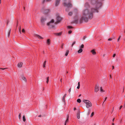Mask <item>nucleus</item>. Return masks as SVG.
<instances>
[{
    "instance_id": "57",
    "label": "nucleus",
    "mask_w": 125,
    "mask_h": 125,
    "mask_svg": "<svg viewBox=\"0 0 125 125\" xmlns=\"http://www.w3.org/2000/svg\"><path fill=\"white\" fill-rule=\"evenodd\" d=\"M66 11H68V10L66 9Z\"/></svg>"
},
{
    "instance_id": "48",
    "label": "nucleus",
    "mask_w": 125,
    "mask_h": 125,
    "mask_svg": "<svg viewBox=\"0 0 125 125\" xmlns=\"http://www.w3.org/2000/svg\"><path fill=\"white\" fill-rule=\"evenodd\" d=\"M85 38H85V36H84V37H83V40L85 39Z\"/></svg>"
},
{
    "instance_id": "20",
    "label": "nucleus",
    "mask_w": 125,
    "mask_h": 125,
    "mask_svg": "<svg viewBox=\"0 0 125 125\" xmlns=\"http://www.w3.org/2000/svg\"><path fill=\"white\" fill-rule=\"evenodd\" d=\"M46 61H44V62L43 63V66L44 68L45 67V65L46 64Z\"/></svg>"
},
{
    "instance_id": "12",
    "label": "nucleus",
    "mask_w": 125,
    "mask_h": 125,
    "mask_svg": "<svg viewBox=\"0 0 125 125\" xmlns=\"http://www.w3.org/2000/svg\"><path fill=\"white\" fill-rule=\"evenodd\" d=\"M66 96V94H65L64 96L62 98V100L63 101L64 103L65 102V98Z\"/></svg>"
},
{
    "instance_id": "28",
    "label": "nucleus",
    "mask_w": 125,
    "mask_h": 125,
    "mask_svg": "<svg viewBox=\"0 0 125 125\" xmlns=\"http://www.w3.org/2000/svg\"><path fill=\"white\" fill-rule=\"evenodd\" d=\"M100 91L102 92H104V90L102 89V87H101L100 88Z\"/></svg>"
},
{
    "instance_id": "10",
    "label": "nucleus",
    "mask_w": 125,
    "mask_h": 125,
    "mask_svg": "<svg viewBox=\"0 0 125 125\" xmlns=\"http://www.w3.org/2000/svg\"><path fill=\"white\" fill-rule=\"evenodd\" d=\"M22 63L21 62H19L18 64V67L20 68L22 66Z\"/></svg>"
},
{
    "instance_id": "25",
    "label": "nucleus",
    "mask_w": 125,
    "mask_h": 125,
    "mask_svg": "<svg viewBox=\"0 0 125 125\" xmlns=\"http://www.w3.org/2000/svg\"><path fill=\"white\" fill-rule=\"evenodd\" d=\"M72 14H73V13L72 12H70L68 14V15L69 16H72Z\"/></svg>"
},
{
    "instance_id": "34",
    "label": "nucleus",
    "mask_w": 125,
    "mask_h": 125,
    "mask_svg": "<svg viewBox=\"0 0 125 125\" xmlns=\"http://www.w3.org/2000/svg\"><path fill=\"white\" fill-rule=\"evenodd\" d=\"M78 22V20H75L74 21V22L75 23H77Z\"/></svg>"
},
{
    "instance_id": "1",
    "label": "nucleus",
    "mask_w": 125,
    "mask_h": 125,
    "mask_svg": "<svg viewBox=\"0 0 125 125\" xmlns=\"http://www.w3.org/2000/svg\"><path fill=\"white\" fill-rule=\"evenodd\" d=\"M92 7L90 10H88L90 8L89 4L86 2L84 7L86 9H84L82 12V16L81 18V22L82 21L85 22L88 21L89 19H92L93 17V13L94 12H98V10L102 5L101 2L98 1V0H91Z\"/></svg>"
},
{
    "instance_id": "8",
    "label": "nucleus",
    "mask_w": 125,
    "mask_h": 125,
    "mask_svg": "<svg viewBox=\"0 0 125 125\" xmlns=\"http://www.w3.org/2000/svg\"><path fill=\"white\" fill-rule=\"evenodd\" d=\"M99 86L98 84L95 85L94 89L95 92H97L99 90Z\"/></svg>"
},
{
    "instance_id": "29",
    "label": "nucleus",
    "mask_w": 125,
    "mask_h": 125,
    "mask_svg": "<svg viewBox=\"0 0 125 125\" xmlns=\"http://www.w3.org/2000/svg\"><path fill=\"white\" fill-rule=\"evenodd\" d=\"M83 44H82L80 47V48H83L84 47Z\"/></svg>"
},
{
    "instance_id": "54",
    "label": "nucleus",
    "mask_w": 125,
    "mask_h": 125,
    "mask_svg": "<svg viewBox=\"0 0 125 125\" xmlns=\"http://www.w3.org/2000/svg\"><path fill=\"white\" fill-rule=\"evenodd\" d=\"M1 3V0H0V4Z\"/></svg>"
},
{
    "instance_id": "4",
    "label": "nucleus",
    "mask_w": 125,
    "mask_h": 125,
    "mask_svg": "<svg viewBox=\"0 0 125 125\" xmlns=\"http://www.w3.org/2000/svg\"><path fill=\"white\" fill-rule=\"evenodd\" d=\"M66 0H63V4L64 7H66L67 8H69L71 7L72 5L71 3L70 0L68 1V3H67Z\"/></svg>"
},
{
    "instance_id": "58",
    "label": "nucleus",
    "mask_w": 125,
    "mask_h": 125,
    "mask_svg": "<svg viewBox=\"0 0 125 125\" xmlns=\"http://www.w3.org/2000/svg\"><path fill=\"white\" fill-rule=\"evenodd\" d=\"M112 125H114V123H112Z\"/></svg>"
},
{
    "instance_id": "49",
    "label": "nucleus",
    "mask_w": 125,
    "mask_h": 125,
    "mask_svg": "<svg viewBox=\"0 0 125 125\" xmlns=\"http://www.w3.org/2000/svg\"><path fill=\"white\" fill-rule=\"evenodd\" d=\"M41 116V115H39L38 116V117H40Z\"/></svg>"
},
{
    "instance_id": "15",
    "label": "nucleus",
    "mask_w": 125,
    "mask_h": 125,
    "mask_svg": "<svg viewBox=\"0 0 125 125\" xmlns=\"http://www.w3.org/2000/svg\"><path fill=\"white\" fill-rule=\"evenodd\" d=\"M91 52L93 55H95L96 53V52L94 50H92Z\"/></svg>"
},
{
    "instance_id": "11",
    "label": "nucleus",
    "mask_w": 125,
    "mask_h": 125,
    "mask_svg": "<svg viewBox=\"0 0 125 125\" xmlns=\"http://www.w3.org/2000/svg\"><path fill=\"white\" fill-rule=\"evenodd\" d=\"M21 77L23 80H24L25 82H26L27 81V79L23 75L21 76Z\"/></svg>"
},
{
    "instance_id": "62",
    "label": "nucleus",
    "mask_w": 125,
    "mask_h": 125,
    "mask_svg": "<svg viewBox=\"0 0 125 125\" xmlns=\"http://www.w3.org/2000/svg\"><path fill=\"white\" fill-rule=\"evenodd\" d=\"M18 26V23H17V26Z\"/></svg>"
},
{
    "instance_id": "50",
    "label": "nucleus",
    "mask_w": 125,
    "mask_h": 125,
    "mask_svg": "<svg viewBox=\"0 0 125 125\" xmlns=\"http://www.w3.org/2000/svg\"><path fill=\"white\" fill-rule=\"evenodd\" d=\"M6 69V68H3V69L0 68V69H2V70H4V69Z\"/></svg>"
},
{
    "instance_id": "64",
    "label": "nucleus",
    "mask_w": 125,
    "mask_h": 125,
    "mask_svg": "<svg viewBox=\"0 0 125 125\" xmlns=\"http://www.w3.org/2000/svg\"><path fill=\"white\" fill-rule=\"evenodd\" d=\"M124 40H125V39H124Z\"/></svg>"
},
{
    "instance_id": "61",
    "label": "nucleus",
    "mask_w": 125,
    "mask_h": 125,
    "mask_svg": "<svg viewBox=\"0 0 125 125\" xmlns=\"http://www.w3.org/2000/svg\"><path fill=\"white\" fill-rule=\"evenodd\" d=\"M24 10H25V8L24 7Z\"/></svg>"
},
{
    "instance_id": "14",
    "label": "nucleus",
    "mask_w": 125,
    "mask_h": 125,
    "mask_svg": "<svg viewBox=\"0 0 125 125\" xmlns=\"http://www.w3.org/2000/svg\"><path fill=\"white\" fill-rule=\"evenodd\" d=\"M35 36L36 37H37V38L39 39H42L43 38L41 37V36H40L39 35L36 34L35 35Z\"/></svg>"
},
{
    "instance_id": "33",
    "label": "nucleus",
    "mask_w": 125,
    "mask_h": 125,
    "mask_svg": "<svg viewBox=\"0 0 125 125\" xmlns=\"http://www.w3.org/2000/svg\"><path fill=\"white\" fill-rule=\"evenodd\" d=\"M94 112H93L92 113H91V116H90L91 117H92V116H93L94 115Z\"/></svg>"
},
{
    "instance_id": "63",
    "label": "nucleus",
    "mask_w": 125,
    "mask_h": 125,
    "mask_svg": "<svg viewBox=\"0 0 125 125\" xmlns=\"http://www.w3.org/2000/svg\"><path fill=\"white\" fill-rule=\"evenodd\" d=\"M125 32V31L124 32Z\"/></svg>"
},
{
    "instance_id": "30",
    "label": "nucleus",
    "mask_w": 125,
    "mask_h": 125,
    "mask_svg": "<svg viewBox=\"0 0 125 125\" xmlns=\"http://www.w3.org/2000/svg\"><path fill=\"white\" fill-rule=\"evenodd\" d=\"M10 30L9 31V32H8V37H9L10 35Z\"/></svg>"
},
{
    "instance_id": "16",
    "label": "nucleus",
    "mask_w": 125,
    "mask_h": 125,
    "mask_svg": "<svg viewBox=\"0 0 125 125\" xmlns=\"http://www.w3.org/2000/svg\"><path fill=\"white\" fill-rule=\"evenodd\" d=\"M50 40L49 39H48L47 41V43L48 45H49L50 44Z\"/></svg>"
},
{
    "instance_id": "6",
    "label": "nucleus",
    "mask_w": 125,
    "mask_h": 125,
    "mask_svg": "<svg viewBox=\"0 0 125 125\" xmlns=\"http://www.w3.org/2000/svg\"><path fill=\"white\" fill-rule=\"evenodd\" d=\"M41 11L44 14H47L49 12L50 10L49 9H45L44 8H42Z\"/></svg>"
},
{
    "instance_id": "45",
    "label": "nucleus",
    "mask_w": 125,
    "mask_h": 125,
    "mask_svg": "<svg viewBox=\"0 0 125 125\" xmlns=\"http://www.w3.org/2000/svg\"><path fill=\"white\" fill-rule=\"evenodd\" d=\"M122 105L121 106H120V107L119 109H120L122 108Z\"/></svg>"
},
{
    "instance_id": "13",
    "label": "nucleus",
    "mask_w": 125,
    "mask_h": 125,
    "mask_svg": "<svg viewBox=\"0 0 125 125\" xmlns=\"http://www.w3.org/2000/svg\"><path fill=\"white\" fill-rule=\"evenodd\" d=\"M69 118V116L68 115H67V119L65 121V122L64 125H66V123L68 122V119Z\"/></svg>"
},
{
    "instance_id": "46",
    "label": "nucleus",
    "mask_w": 125,
    "mask_h": 125,
    "mask_svg": "<svg viewBox=\"0 0 125 125\" xmlns=\"http://www.w3.org/2000/svg\"><path fill=\"white\" fill-rule=\"evenodd\" d=\"M76 108H74L73 109V110L75 111L76 110Z\"/></svg>"
},
{
    "instance_id": "9",
    "label": "nucleus",
    "mask_w": 125,
    "mask_h": 125,
    "mask_svg": "<svg viewBox=\"0 0 125 125\" xmlns=\"http://www.w3.org/2000/svg\"><path fill=\"white\" fill-rule=\"evenodd\" d=\"M60 0H56L55 5L56 6H57L59 5Z\"/></svg>"
},
{
    "instance_id": "37",
    "label": "nucleus",
    "mask_w": 125,
    "mask_h": 125,
    "mask_svg": "<svg viewBox=\"0 0 125 125\" xmlns=\"http://www.w3.org/2000/svg\"><path fill=\"white\" fill-rule=\"evenodd\" d=\"M90 109H89L88 110V115H89L90 114Z\"/></svg>"
},
{
    "instance_id": "32",
    "label": "nucleus",
    "mask_w": 125,
    "mask_h": 125,
    "mask_svg": "<svg viewBox=\"0 0 125 125\" xmlns=\"http://www.w3.org/2000/svg\"><path fill=\"white\" fill-rule=\"evenodd\" d=\"M49 77H48L47 78V81H46V82H47V83H48V82H49Z\"/></svg>"
},
{
    "instance_id": "52",
    "label": "nucleus",
    "mask_w": 125,
    "mask_h": 125,
    "mask_svg": "<svg viewBox=\"0 0 125 125\" xmlns=\"http://www.w3.org/2000/svg\"><path fill=\"white\" fill-rule=\"evenodd\" d=\"M20 33H21V28H20Z\"/></svg>"
},
{
    "instance_id": "44",
    "label": "nucleus",
    "mask_w": 125,
    "mask_h": 125,
    "mask_svg": "<svg viewBox=\"0 0 125 125\" xmlns=\"http://www.w3.org/2000/svg\"><path fill=\"white\" fill-rule=\"evenodd\" d=\"M9 22V21H7V25H8V23Z\"/></svg>"
},
{
    "instance_id": "39",
    "label": "nucleus",
    "mask_w": 125,
    "mask_h": 125,
    "mask_svg": "<svg viewBox=\"0 0 125 125\" xmlns=\"http://www.w3.org/2000/svg\"><path fill=\"white\" fill-rule=\"evenodd\" d=\"M120 38H121V36H120L119 37V38H118V39L117 40L118 42L119 41V40Z\"/></svg>"
},
{
    "instance_id": "19",
    "label": "nucleus",
    "mask_w": 125,
    "mask_h": 125,
    "mask_svg": "<svg viewBox=\"0 0 125 125\" xmlns=\"http://www.w3.org/2000/svg\"><path fill=\"white\" fill-rule=\"evenodd\" d=\"M55 35L57 36H60V35L62 33L61 32H59L58 33H55Z\"/></svg>"
},
{
    "instance_id": "5",
    "label": "nucleus",
    "mask_w": 125,
    "mask_h": 125,
    "mask_svg": "<svg viewBox=\"0 0 125 125\" xmlns=\"http://www.w3.org/2000/svg\"><path fill=\"white\" fill-rule=\"evenodd\" d=\"M40 20L41 23V25H44L45 24V22L47 20V18L46 17L43 16L41 18Z\"/></svg>"
},
{
    "instance_id": "24",
    "label": "nucleus",
    "mask_w": 125,
    "mask_h": 125,
    "mask_svg": "<svg viewBox=\"0 0 125 125\" xmlns=\"http://www.w3.org/2000/svg\"><path fill=\"white\" fill-rule=\"evenodd\" d=\"M80 87V82H79L78 83V86L77 87V88L78 89H79Z\"/></svg>"
},
{
    "instance_id": "36",
    "label": "nucleus",
    "mask_w": 125,
    "mask_h": 125,
    "mask_svg": "<svg viewBox=\"0 0 125 125\" xmlns=\"http://www.w3.org/2000/svg\"><path fill=\"white\" fill-rule=\"evenodd\" d=\"M68 28H69V29H71V28H73V27L71 26H68Z\"/></svg>"
},
{
    "instance_id": "26",
    "label": "nucleus",
    "mask_w": 125,
    "mask_h": 125,
    "mask_svg": "<svg viewBox=\"0 0 125 125\" xmlns=\"http://www.w3.org/2000/svg\"><path fill=\"white\" fill-rule=\"evenodd\" d=\"M77 102L79 103H80L81 102V100L80 99H78L77 100Z\"/></svg>"
},
{
    "instance_id": "3",
    "label": "nucleus",
    "mask_w": 125,
    "mask_h": 125,
    "mask_svg": "<svg viewBox=\"0 0 125 125\" xmlns=\"http://www.w3.org/2000/svg\"><path fill=\"white\" fill-rule=\"evenodd\" d=\"M83 102L86 104V107L87 108H89L92 106L91 102L88 100H83Z\"/></svg>"
},
{
    "instance_id": "59",
    "label": "nucleus",
    "mask_w": 125,
    "mask_h": 125,
    "mask_svg": "<svg viewBox=\"0 0 125 125\" xmlns=\"http://www.w3.org/2000/svg\"><path fill=\"white\" fill-rule=\"evenodd\" d=\"M100 0L101 1H103V0Z\"/></svg>"
},
{
    "instance_id": "60",
    "label": "nucleus",
    "mask_w": 125,
    "mask_h": 125,
    "mask_svg": "<svg viewBox=\"0 0 125 125\" xmlns=\"http://www.w3.org/2000/svg\"><path fill=\"white\" fill-rule=\"evenodd\" d=\"M105 55V54H104L103 55V56H104Z\"/></svg>"
},
{
    "instance_id": "42",
    "label": "nucleus",
    "mask_w": 125,
    "mask_h": 125,
    "mask_svg": "<svg viewBox=\"0 0 125 125\" xmlns=\"http://www.w3.org/2000/svg\"><path fill=\"white\" fill-rule=\"evenodd\" d=\"M107 97H106L105 98V99L104 102V101H105L106 100V99H107ZM104 102H103V104L104 103Z\"/></svg>"
},
{
    "instance_id": "35",
    "label": "nucleus",
    "mask_w": 125,
    "mask_h": 125,
    "mask_svg": "<svg viewBox=\"0 0 125 125\" xmlns=\"http://www.w3.org/2000/svg\"><path fill=\"white\" fill-rule=\"evenodd\" d=\"M19 119H20L21 118V114L20 113L19 115Z\"/></svg>"
},
{
    "instance_id": "40",
    "label": "nucleus",
    "mask_w": 125,
    "mask_h": 125,
    "mask_svg": "<svg viewBox=\"0 0 125 125\" xmlns=\"http://www.w3.org/2000/svg\"><path fill=\"white\" fill-rule=\"evenodd\" d=\"M72 32V31L71 30H70L69 31L68 33L69 34L71 33Z\"/></svg>"
},
{
    "instance_id": "47",
    "label": "nucleus",
    "mask_w": 125,
    "mask_h": 125,
    "mask_svg": "<svg viewBox=\"0 0 125 125\" xmlns=\"http://www.w3.org/2000/svg\"><path fill=\"white\" fill-rule=\"evenodd\" d=\"M114 66H112V69L113 70L114 69Z\"/></svg>"
},
{
    "instance_id": "55",
    "label": "nucleus",
    "mask_w": 125,
    "mask_h": 125,
    "mask_svg": "<svg viewBox=\"0 0 125 125\" xmlns=\"http://www.w3.org/2000/svg\"><path fill=\"white\" fill-rule=\"evenodd\" d=\"M110 77L111 78V75H110Z\"/></svg>"
},
{
    "instance_id": "53",
    "label": "nucleus",
    "mask_w": 125,
    "mask_h": 125,
    "mask_svg": "<svg viewBox=\"0 0 125 125\" xmlns=\"http://www.w3.org/2000/svg\"><path fill=\"white\" fill-rule=\"evenodd\" d=\"M81 94H80L79 96V97H80V96H81Z\"/></svg>"
},
{
    "instance_id": "22",
    "label": "nucleus",
    "mask_w": 125,
    "mask_h": 125,
    "mask_svg": "<svg viewBox=\"0 0 125 125\" xmlns=\"http://www.w3.org/2000/svg\"><path fill=\"white\" fill-rule=\"evenodd\" d=\"M77 118L78 119H79L80 118V114L79 113H78L77 114Z\"/></svg>"
},
{
    "instance_id": "2",
    "label": "nucleus",
    "mask_w": 125,
    "mask_h": 125,
    "mask_svg": "<svg viewBox=\"0 0 125 125\" xmlns=\"http://www.w3.org/2000/svg\"><path fill=\"white\" fill-rule=\"evenodd\" d=\"M56 24L54 23V20H52L50 21L47 23V25L50 28H53L54 27V25Z\"/></svg>"
},
{
    "instance_id": "17",
    "label": "nucleus",
    "mask_w": 125,
    "mask_h": 125,
    "mask_svg": "<svg viewBox=\"0 0 125 125\" xmlns=\"http://www.w3.org/2000/svg\"><path fill=\"white\" fill-rule=\"evenodd\" d=\"M83 51V49L81 48H80L79 50L78 51V52L79 53L82 52Z\"/></svg>"
},
{
    "instance_id": "41",
    "label": "nucleus",
    "mask_w": 125,
    "mask_h": 125,
    "mask_svg": "<svg viewBox=\"0 0 125 125\" xmlns=\"http://www.w3.org/2000/svg\"><path fill=\"white\" fill-rule=\"evenodd\" d=\"M22 31L23 32H25V30L24 29H23L22 30Z\"/></svg>"
},
{
    "instance_id": "21",
    "label": "nucleus",
    "mask_w": 125,
    "mask_h": 125,
    "mask_svg": "<svg viewBox=\"0 0 125 125\" xmlns=\"http://www.w3.org/2000/svg\"><path fill=\"white\" fill-rule=\"evenodd\" d=\"M69 51L68 50H67L66 51V53L65 54V55L66 56H67L68 54L69 53Z\"/></svg>"
},
{
    "instance_id": "27",
    "label": "nucleus",
    "mask_w": 125,
    "mask_h": 125,
    "mask_svg": "<svg viewBox=\"0 0 125 125\" xmlns=\"http://www.w3.org/2000/svg\"><path fill=\"white\" fill-rule=\"evenodd\" d=\"M115 39L114 38L112 37L111 38H109V39H108V41H111L112 40V39Z\"/></svg>"
},
{
    "instance_id": "51",
    "label": "nucleus",
    "mask_w": 125,
    "mask_h": 125,
    "mask_svg": "<svg viewBox=\"0 0 125 125\" xmlns=\"http://www.w3.org/2000/svg\"><path fill=\"white\" fill-rule=\"evenodd\" d=\"M60 82H62V79H61L60 80Z\"/></svg>"
},
{
    "instance_id": "18",
    "label": "nucleus",
    "mask_w": 125,
    "mask_h": 125,
    "mask_svg": "<svg viewBox=\"0 0 125 125\" xmlns=\"http://www.w3.org/2000/svg\"><path fill=\"white\" fill-rule=\"evenodd\" d=\"M51 0H43L42 1V3H44L45 2H48L51 1Z\"/></svg>"
},
{
    "instance_id": "31",
    "label": "nucleus",
    "mask_w": 125,
    "mask_h": 125,
    "mask_svg": "<svg viewBox=\"0 0 125 125\" xmlns=\"http://www.w3.org/2000/svg\"><path fill=\"white\" fill-rule=\"evenodd\" d=\"M75 41L73 42L71 46L73 47V45L75 44Z\"/></svg>"
},
{
    "instance_id": "43",
    "label": "nucleus",
    "mask_w": 125,
    "mask_h": 125,
    "mask_svg": "<svg viewBox=\"0 0 125 125\" xmlns=\"http://www.w3.org/2000/svg\"><path fill=\"white\" fill-rule=\"evenodd\" d=\"M115 55H116L115 54H114L113 55V57H114L115 56Z\"/></svg>"
},
{
    "instance_id": "38",
    "label": "nucleus",
    "mask_w": 125,
    "mask_h": 125,
    "mask_svg": "<svg viewBox=\"0 0 125 125\" xmlns=\"http://www.w3.org/2000/svg\"><path fill=\"white\" fill-rule=\"evenodd\" d=\"M71 88H70L69 89V90H68V92H69L70 93H70L71 92Z\"/></svg>"
},
{
    "instance_id": "7",
    "label": "nucleus",
    "mask_w": 125,
    "mask_h": 125,
    "mask_svg": "<svg viewBox=\"0 0 125 125\" xmlns=\"http://www.w3.org/2000/svg\"><path fill=\"white\" fill-rule=\"evenodd\" d=\"M62 20V18L59 16H57L56 19V22H55V24H57L59 23Z\"/></svg>"
},
{
    "instance_id": "23",
    "label": "nucleus",
    "mask_w": 125,
    "mask_h": 125,
    "mask_svg": "<svg viewBox=\"0 0 125 125\" xmlns=\"http://www.w3.org/2000/svg\"><path fill=\"white\" fill-rule=\"evenodd\" d=\"M26 118H25V115H24L23 117V121L24 122H25L26 121Z\"/></svg>"
},
{
    "instance_id": "56",
    "label": "nucleus",
    "mask_w": 125,
    "mask_h": 125,
    "mask_svg": "<svg viewBox=\"0 0 125 125\" xmlns=\"http://www.w3.org/2000/svg\"><path fill=\"white\" fill-rule=\"evenodd\" d=\"M114 118L113 119V122H114Z\"/></svg>"
}]
</instances>
